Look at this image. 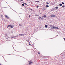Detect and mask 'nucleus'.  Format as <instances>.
Instances as JSON below:
<instances>
[{"mask_svg":"<svg viewBox=\"0 0 65 65\" xmlns=\"http://www.w3.org/2000/svg\"><path fill=\"white\" fill-rule=\"evenodd\" d=\"M39 7L38 6H37L36 7H37V8H38Z\"/></svg>","mask_w":65,"mask_h":65,"instance_id":"nucleus-24","label":"nucleus"},{"mask_svg":"<svg viewBox=\"0 0 65 65\" xmlns=\"http://www.w3.org/2000/svg\"><path fill=\"white\" fill-rule=\"evenodd\" d=\"M24 4H25V5H28L26 3H24Z\"/></svg>","mask_w":65,"mask_h":65,"instance_id":"nucleus-13","label":"nucleus"},{"mask_svg":"<svg viewBox=\"0 0 65 65\" xmlns=\"http://www.w3.org/2000/svg\"><path fill=\"white\" fill-rule=\"evenodd\" d=\"M5 17L6 18H7V19H9V17H8L7 15H5Z\"/></svg>","mask_w":65,"mask_h":65,"instance_id":"nucleus-7","label":"nucleus"},{"mask_svg":"<svg viewBox=\"0 0 65 65\" xmlns=\"http://www.w3.org/2000/svg\"><path fill=\"white\" fill-rule=\"evenodd\" d=\"M64 40L65 41V38H64Z\"/></svg>","mask_w":65,"mask_h":65,"instance_id":"nucleus-29","label":"nucleus"},{"mask_svg":"<svg viewBox=\"0 0 65 65\" xmlns=\"http://www.w3.org/2000/svg\"><path fill=\"white\" fill-rule=\"evenodd\" d=\"M22 35H23L22 34H19V35L18 36H19V35H20V36H22Z\"/></svg>","mask_w":65,"mask_h":65,"instance_id":"nucleus-8","label":"nucleus"},{"mask_svg":"<svg viewBox=\"0 0 65 65\" xmlns=\"http://www.w3.org/2000/svg\"><path fill=\"white\" fill-rule=\"evenodd\" d=\"M62 4H59V6H62Z\"/></svg>","mask_w":65,"mask_h":65,"instance_id":"nucleus-17","label":"nucleus"},{"mask_svg":"<svg viewBox=\"0 0 65 65\" xmlns=\"http://www.w3.org/2000/svg\"><path fill=\"white\" fill-rule=\"evenodd\" d=\"M5 37H7L8 36H7V34H5Z\"/></svg>","mask_w":65,"mask_h":65,"instance_id":"nucleus-11","label":"nucleus"},{"mask_svg":"<svg viewBox=\"0 0 65 65\" xmlns=\"http://www.w3.org/2000/svg\"><path fill=\"white\" fill-rule=\"evenodd\" d=\"M22 6H24V4H22Z\"/></svg>","mask_w":65,"mask_h":65,"instance_id":"nucleus-23","label":"nucleus"},{"mask_svg":"<svg viewBox=\"0 0 65 65\" xmlns=\"http://www.w3.org/2000/svg\"><path fill=\"white\" fill-rule=\"evenodd\" d=\"M51 17H52L53 18H54V17H55V15H51Z\"/></svg>","mask_w":65,"mask_h":65,"instance_id":"nucleus-4","label":"nucleus"},{"mask_svg":"<svg viewBox=\"0 0 65 65\" xmlns=\"http://www.w3.org/2000/svg\"><path fill=\"white\" fill-rule=\"evenodd\" d=\"M38 54H40V53L39 52V53H38Z\"/></svg>","mask_w":65,"mask_h":65,"instance_id":"nucleus-28","label":"nucleus"},{"mask_svg":"<svg viewBox=\"0 0 65 65\" xmlns=\"http://www.w3.org/2000/svg\"><path fill=\"white\" fill-rule=\"evenodd\" d=\"M29 45H32L30 44V43H29Z\"/></svg>","mask_w":65,"mask_h":65,"instance_id":"nucleus-27","label":"nucleus"},{"mask_svg":"<svg viewBox=\"0 0 65 65\" xmlns=\"http://www.w3.org/2000/svg\"><path fill=\"white\" fill-rule=\"evenodd\" d=\"M35 16L36 17H38V16H39V15H38L37 14H35Z\"/></svg>","mask_w":65,"mask_h":65,"instance_id":"nucleus-9","label":"nucleus"},{"mask_svg":"<svg viewBox=\"0 0 65 65\" xmlns=\"http://www.w3.org/2000/svg\"><path fill=\"white\" fill-rule=\"evenodd\" d=\"M43 17L44 18H46V15H45L43 16Z\"/></svg>","mask_w":65,"mask_h":65,"instance_id":"nucleus-12","label":"nucleus"},{"mask_svg":"<svg viewBox=\"0 0 65 65\" xmlns=\"http://www.w3.org/2000/svg\"><path fill=\"white\" fill-rule=\"evenodd\" d=\"M17 36H13L11 37V38H14V37H16Z\"/></svg>","mask_w":65,"mask_h":65,"instance_id":"nucleus-5","label":"nucleus"},{"mask_svg":"<svg viewBox=\"0 0 65 65\" xmlns=\"http://www.w3.org/2000/svg\"><path fill=\"white\" fill-rule=\"evenodd\" d=\"M54 28L55 29H59V28L56 26L54 27Z\"/></svg>","mask_w":65,"mask_h":65,"instance_id":"nucleus-2","label":"nucleus"},{"mask_svg":"<svg viewBox=\"0 0 65 65\" xmlns=\"http://www.w3.org/2000/svg\"><path fill=\"white\" fill-rule=\"evenodd\" d=\"M50 27L51 28H53V29H54V26H52V25H51L50 26Z\"/></svg>","mask_w":65,"mask_h":65,"instance_id":"nucleus-6","label":"nucleus"},{"mask_svg":"<svg viewBox=\"0 0 65 65\" xmlns=\"http://www.w3.org/2000/svg\"><path fill=\"white\" fill-rule=\"evenodd\" d=\"M62 4H64V3H63V2H62Z\"/></svg>","mask_w":65,"mask_h":65,"instance_id":"nucleus-22","label":"nucleus"},{"mask_svg":"<svg viewBox=\"0 0 65 65\" xmlns=\"http://www.w3.org/2000/svg\"><path fill=\"white\" fill-rule=\"evenodd\" d=\"M10 27V28H13V26L12 25H8V27Z\"/></svg>","mask_w":65,"mask_h":65,"instance_id":"nucleus-1","label":"nucleus"},{"mask_svg":"<svg viewBox=\"0 0 65 65\" xmlns=\"http://www.w3.org/2000/svg\"><path fill=\"white\" fill-rule=\"evenodd\" d=\"M0 65H1V64L0 63Z\"/></svg>","mask_w":65,"mask_h":65,"instance_id":"nucleus-31","label":"nucleus"},{"mask_svg":"<svg viewBox=\"0 0 65 65\" xmlns=\"http://www.w3.org/2000/svg\"><path fill=\"white\" fill-rule=\"evenodd\" d=\"M28 62H29V64L30 65V64H31L32 63L31 61H29Z\"/></svg>","mask_w":65,"mask_h":65,"instance_id":"nucleus-3","label":"nucleus"},{"mask_svg":"<svg viewBox=\"0 0 65 65\" xmlns=\"http://www.w3.org/2000/svg\"><path fill=\"white\" fill-rule=\"evenodd\" d=\"M46 7H49V6L48 5H46Z\"/></svg>","mask_w":65,"mask_h":65,"instance_id":"nucleus-16","label":"nucleus"},{"mask_svg":"<svg viewBox=\"0 0 65 65\" xmlns=\"http://www.w3.org/2000/svg\"><path fill=\"white\" fill-rule=\"evenodd\" d=\"M62 7H63V8H64V7H65V6H62Z\"/></svg>","mask_w":65,"mask_h":65,"instance_id":"nucleus-20","label":"nucleus"},{"mask_svg":"<svg viewBox=\"0 0 65 65\" xmlns=\"http://www.w3.org/2000/svg\"><path fill=\"white\" fill-rule=\"evenodd\" d=\"M45 28H47V25H46L45 26Z\"/></svg>","mask_w":65,"mask_h":65,"instance_id":"nucleus-10","label":"nucleus"},{"mask_svg":"<svg viewBox=\"0 0 65 65\" xmlns=\"http://www.w3.org/2000/svg\"><path fill=\"white\" fill-rule=\"evenodd\" d=\"M31 9V10H32V9Z\"/></svg>","mask_w":65,"mask_h":65,"instance_id":"nucleus-30","label":"nucleus"},{"mask_svg":"<svg viewBox=\"0 0 65 65\" xmlns=\"http://www.w3.org/2000/svg\"><path fill=\"white\" fill-rule=\"evenodd\" d=\"M42 18L40 17H39V19H40V20H41Z\"/></svg>","mask_w":65,"mask_h":65,"instance_id":"nucleus-15","label":"nucleus"},{"mask_svg":"<svg viewBox=\"0 0 65 65\" xmlns=\"http://www.w3.org/2000/svg\"><path fill=\"white\" fill-rule=\"evenodd\" d=\"M29 17H31V15H29Z\"/></svg>","mask_w":65,"mask_h":65,"instance_id":"nucleus-26","label":"nucleus"},{"mask_svg":"<svg viewBox=\"0 0 65 65\" xmlns=\"http://www.w3.org/2000/svg\"><path fill=\"white\" fill-rule=\"evenodd\" d=\"M59 7H55V8H56V9H58V8Z\"/></svg>","mask_w":65,"mask_h":65,"instance_id":"nucleus-14","label":"nucleus"},{"mask_svg":"<svg viewBox=\"0 0 65 65\" xmlns=\"http://www.w3.org/2000/svg\"><path fill=\"white\" fill-rule=\"evenodd\" d=\"M19 26H22V25H21V24H19Z\"/></svg>","mask_w":65,"mask_h":65,"instance_id":"nucleus-21","label":"nucleus"},{"mask_svg":"<svg viewBox=\"0 0 65 65\" xmlns=\"http://www.w3.org/2000/svg\"><path fill=\"white\" fill-rule=\"evenodd\" d=\"M46 3H47L46 4H47V5H48L49 4V3H48L47 2H46Z\"/></svg>","mask_w":65,"mask_h":65,"instance_id":"nucleus-18","label":"nucleus"},{"mask_svg":"<svg viewBox=\"0 0 65 65\" xmlns=\"http://www.w3.org/2000/svg\"><path fill=\"white\" fill-rule=\"evenodd\" d=\"M36 2H37L38 3L39 2V1H36Z\"/></svg>","mask_w":65,"mask_h":65,"instance_id":"nucleus-19","label":"nucleus"},{"mask_svg":"<svg viewBox=\"0 0 65 65\" xmlns=\"http://www.w3.org/2000/svg\"><path fill=\"white\" fill-rule=\"evenodd\" d=\"M20 0V1H23H23L22 0Z\"/></svg>","mask_w":65,"mask_h":65,"instance_id":"nucleus-25","label":"nucleus"}]
</instances>
